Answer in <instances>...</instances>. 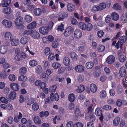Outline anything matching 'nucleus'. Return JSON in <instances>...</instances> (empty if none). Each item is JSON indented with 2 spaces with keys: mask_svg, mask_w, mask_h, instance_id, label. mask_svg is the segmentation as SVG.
Wrapping results in <instances>:
<instances>
[{
  "mask_svg": "<svg viewBox=\"0 0 127 127\" xmlns=\"http://www.w3.org/2000/svg\"><path fill=\"white\" fill-rule=\"evenodd\" d=\"M127 37L125 36H121L119 38V40L116 43V46L117 48L119 49L120 47L121 48L123 45L122 44L124 43L126 41Z\"/></svg>",
  "mask_w": 127,
  "mask_h": 127,
  "instance_id": "f257e3e1",
  "label": "nucleus"
},
{
  "mask_svg": "<svg viewBox=\"0 0 127 127\" xmlns=\"http://www.w3.org/2000/svg\"><path fill=\"white\" fill-rule=\"evenodd\" d=\"M23 19L22 17L19 16L17 17L15 20L14 22L16 26L19 27L21 26L23 27Z\"/></svg>",
  "mask_w": 127,
  "mask_h": 127,
  "instance_id": "f03ea898",
  "label": "nucleus"
},
{
  "mask_svg": "<svg viewBox=\"0 0 127 127\" xmlns=\"http://www.w3.org/2000/svg\"><path fill=\"white\" fill-rule=\"evenodd\" d=\"M16 92L12 91L10 92L9 95H6V97L8 100H13L16 97Z\"/></svg>",
  "mask_w": 127,
  "mask_h": 127,
  "instance_id": "7ed1b4c3",
  "label": "nucleus"
},
{
  "mask_svg": "<svg viewBox=\"0 0 127 127\" xmlns=\"http://www.w3.org/2000/svg\"><path fill=\"white\" fill-rule=\"evenodd\" d=\"M1 23L4 26L8 28H10L12 25V23L11 21L6 19L3 20Z\"/></svg>",
  "mask_w": 127,
  "mask_h": 127,
  "instance_id": "20e7f679",
  "label": "nucleus"
},
{
  "mask_svg": "<svg viewBox=\"0 0 127 127\" xmlns=\"http://www.w3.org/2000/svg\"><path fill=\"white\" fill-rule=\"evenodd\" d=\"M73 28L71 26L68 27L65 29L64 33V35L65 36H67L70 35L73 31Z\"/></svg>",
  "mask_w": 127,
  "mask_h": 127,
  "instance_id": "39448f33",
  "label": "nucleus"
},
{
  "mask_svg": "<svg viewBox=\"0 0 127 127\" xmlns=\"http://www.w3.org/2000/svg\"><path fill=\"white\" fill-rule=\"evenodd\" d=\"M68 14L67 12H61L58 14V20L60 21L63 20L64 18L68 17Z\"/></svg>",
  "mask_w": 127,
  "mask_h": 127,
  "instance_id": "423d86ee",
  "label": "nucleus"
},
{
  "mask_svg": "<svg viewBox=\"0 0 127 127\" xmlns=\"http://www.w3.org/2000/svg\"><path fill=\"white\" fill-rule=\"evenodd\" d=\"M48 29L47 27H42L39 29V31L40 33L42 35L47 34L48 32Z\"/></svg>",
  "mask_w": 127,
  "mask_h": 127,
  "instance_id": "0eeeda50",
  "label": "nucleus"
},
{
  "mask_svg": "<svg viewBox=\"0 0 127 127\" xmlns=\"http://www.w3.org/2000/svg\"><path fill=\"white\" fill-rule=\"evenodd\" d=\"M11 44L13 46H17L19 43V40L13 37L10 40Z\"/></svg>",
  "mask_w": 127,
  "mask_h": 127,
  "instance_id": "6e6552de",
  "label": "nucleus"
},
{
  "mask_svg": "<svg viewBox=\"0 0 127 127\" xmlns=\"http://www.w3.org/2000/svg\"><path fill=\"white\" fill-rule=\"evenodd\" d=\"M10 86L11 88L14 91H17L19 89V85L18 83H12L10 84Z\"/></svg>",
  "mask_w": 127,
  "mask_h": 127,
  "instance_id": "1a4fd4ad",
  "label": "nucleus"
},
{
  "mask_svg": "<svg viewBox=\"0 0 127 127\" xmlns=\"http://www.w3.org/2000/svg\"><path fill=\"white\" fill-rule=\"evenodd\" d=\"M8 50V47L7 46L1 45L0 46V53L2 54H4L6 53Z\"/></svg>",
  "mask_w": 127,
  "mask_h": 127,
  "instance_id": "9d476101",
  "label": "nucleus"
},
{
  "mask_svg": "<svg viewBox=\"0 0 127 127\" xmlns=\"http://www.w3.org/2000/svg\"><path fill=\"white\" fill-rule=\"evenodd\" d=\"M76 71L79 73H82L84 71V66L81 65H78L75 67Z\"/></svg>",
  "mask_w": 127,
  "mask_h": 127,
  "instance_id": "9b49d317",
  "label": "nucleus"
},
{
  "mask_svg": "<svg viewBox=\"0 0 127 127\" xmlns=\"http://www.w3.org/2000/svg\"><path fill=\"white\" fill-rule=\"evenodd\" d=\"M74 35L75 37L77 39L80 38L82 35V32L80 30H75L74 32Z\"/></svg>",
  "mask_w": 127,
  "mask_h": 127,
  "instance_id": "f8f14e48",
  "label": "nucleus"
},
{
  "mask_svg": "<svg viewBox=\"0 0 127 127\" xmlns=\"http://www.w3.org/2000/svg\"><path fill=\"white\" fill-rule=\"evenodd\" d=\"M115 60V57L112 55L109 56L106 59V62L109 64L113 63L114 62Z\"/></svg>",
  "mask_w": 127,
  "mask_h": 127,
  "instance_id": "ddd939ff",
  "label": "nucleus"
},
{
  "mask_svg": "<svg viewBox=\"0 0 127 127\" xmlns=\"http://www.w3.org/2000/svg\"><path fill=\"white\" fill-rule=\"evenodd\" d=\"M31 35L35 39H38L40 37V34L38 32L35 31H34L32 30Z\"/></svg>",
  "mask_w": 127,
  "mask_h": 127,
  "instance_id": "4468645a",
  "label": "nucleus"
},
{
  "mask_svg": "<svg viewBox=\"0 0 127 127\" xmlns=\"http://www.w3.org/2000/svg\"><path fill=\"white\" fill-rule=\"evenodd\" d=\"M50 98L52 101H58L59 99V95L58 94L56 93L55 95L53 93H51L50 95Z\"/></svg>",
  "mask_w": 127,
  "mask_h": 127,
  "instance_id": "2eb2a0df",
  "label": "nucleus"
},
{
  "mask_svg": "<svg viewBox=\"0 0 127 127\" xmlns=\"http://www.w3.org/2000/svg\"><path fill=\"white\" fill-rule=\"evenodd\" d=\"M126 70L124 66L121 67L120 69L119 73L120 76L124 77L125 76L126 73Z\"/></svg>",
  "mask_w": 127,
  "mask_h": 127,
  "instance_id": "dca6fc26",
  "label": "nucleus"
},
{
  "mask_svg": "<svg viewBox=\"0 0 127 127\" xmlns=\"http://www.w3.org/2000/svg\"><path fill=\"white\" fill-rule=\"evenodd\" d=\"M29 38L28 36H23L22 37L20 40L21 43L23 45H25L28 42Z\"/></svg>",
  "mask_w": 127,
  "mask_h": 127,
  "instance_id": "f3484780",
  "label": "nucleus"
},
{
  "mask_svg": "<svg viewBox=\"0 0 127 127\" xmlns=\"http://www.w3.org/2000/svg\"><path fill=\"white\" fill-rule=\"evenodd\" d=\"M75 7V5L72 3H69L67 5V10L70 12L73 11Z\"/></svg>",
  "mask_w": 127,
  "mask_h": 127,
  "instance_id": "a211bd4d",
  "label": "nucleus"
},
{
  "mask_svg": "<svg viewBox=\"0 0 127 127\" xmlns=\"http://www.w3.org/2000/svg\"><path fill=\"white\" fill-rule=\"evenodd\" d=\"M63 62L66 66H68L70 64V60L68 57H65L63 59Z\"/></svg>",
  "mask_w": 127,
  "mask_h": 127,
  "instance_id": "6ab92c4d",
  "label": "nucleus"
},
{
  "mask_svg": "<svg viewBox=\"0 0 127 127\" xmlns=\"http://www.w3.org/2000/svg\"><path fill=\"white\" fill-rule=\"evenodd\" d=\"M13 37L12 34L10 32H7L5 34L4 38L5 40H10Z\"/></svg>",
  "mask_w": 127,
  "mask_h": 127,
  "instance_id": "aec40b11",
  "label": "nucleus"
},
{
  "mask_svg": "<svg viewBox=\"0 0 127 127\" xmlns=\"http://www.w3.org/2000/svg\"><path fill=\"white\" fill-rule=\"evenodd\" d=\"M10 0H4L1 2V5L3 7H7L9 6L11 3Z\"/></svg>",
  "mask_w": 127,
  "mask_h": 127,
  "instance_id": "412c9836",
  "label": "nucleus"
},
{
  "mask_svg": "<svg viewBox=\"0 0 127 127\" xmlns=\"http://www.w3.org/2000/svg\"><path fill=\"white\" fill-rule=\"evenodd\" d=\"M36 26V22L34 21L30 24L27 26L28 29H33L35 28Z\"/></svg>",
  "mask_w": 127,
  "mask_h": 127,
  "instance_id": "4be33fe9",
  "label": "nucleus"
},
{
  "mask_svg": "<svg viewBox=\"0 0 127 127\" xmlns=\"http://www.w3.org/2000/svg\"><path fill=\"white\" fill-rule=\"evenodd\" d=\"M94 65V63L92 62H88L86 64V66L87 68L89 69L92 68Z\"/></svg>",
  "mask_w": 127,
  "mask_h": 127,
  "instance_id": "5701e85b",
  "label": "nucleus"
},
{
  "mask_svg": "<svg viewBox=\"0 0 127 127\" xmlns=\"http://www.w3.org/2000/svg\"><path fill=\"white\" fill-rule=\"evenodd\" d=\"M33 13L35 15L39 16L41 14L42 11L41 9L39 8H36L34 10Z\"/></svg>",
  "mask_w": 127,
  "mask_h": 127,
  "instance_id": "b1692460",
  "label": "nucleus"
},
{
  "mask_svg": "<svg viewBox=\"0 0 127 127\" xmlns=\"http://www.w3.org/2000/svg\"><path fill=\"white\" fill-rule=\"evenodd\" d=\"M112 19L115 21H117L119 18V15L116 12H113L111 14Z\"/></svg>",
  "mask_w": 127,
  "mask_h": 127,
  "instance_id": "393cba45",
  "label": "nucleus"
},
{
  "mask_svg": "<svg viewBox=\"0 0 127 127\" xmlns=\"http://www.w3.org/2000/svg\"><path fill=\"white\" fill-rule=\"evenodd\" d=\"M90 88L91 91L93 93H95L97 90V87L96 85L94 84H91Z\"/></svg>",
  "mask_w": 127,
  "mask_h": 127,
  "instance_id": "a878e982",
  "label": "nucleus"
},
{
  "mask_svg": "<svg viewBox=\"0 0 127 127\" xmlns=\"http://www.w3.org/2000/svg\"><path fill=\"white\" fill-rule=\"evenodd\" d=\"M106 4L104 2L99 4L98 5L99 11H101L105 9L106 7Z\"/></svg>",
  "mask_w": 127,
  "mask_h": 127,
  "instance_id": "bb28decb",
  "label": "nucleus"
},
{
  "mask_svg": "<svg viewBox=\"0 0 127 127\" xmlns=\"http://www.w3.org/2000/svg\"><path fill=\"white\" fill-rule=\"evenodd\" d=\"M102 110L100 108H97L95 112V114L97 116H100L102 114Z\"/></svg>",
  "mask_w": 127,
  "mask_h": 127,
  "instance_id": "cd10ccee",
  "label": "nucleus"
},
{
  "mask_svg": "<svg viewBox=\"0 0 127 127\" xmlns=\"http://www.w3.org/2000/svg\"><path fill=\"white\" fill-rule=\"evenodd\" d=\"M33 120L34 123L36 124L39 125L41 123L40 119L38 116L34 117Z\"/></svg>",
  "mask_w": 127,
  "mask_h": 127,
  "instance_id": "c85d7f7f",
  "label": "nucleus"
},
{
  "mask_svg": "<svg viewBox=\"0 0 127 127\" xmlns=\"http://www.w3.org/2000/svg\"><path fill=\"white\" fill-rule=\"evenodd\" d=\"M85 90L84 86L83 85H81L79 86L78 88L76 90V92L80 93L84 91Z\"/></svg>",
  "mask_w": 127,
  "mask_h": 127,
  "instance_id": "c756f323",
  "label": "nucleus"
},
{
  "mask_svg": "<svg viewBox=\"0 0 127 127\" xmlns=\"http://www.w3.org/2000/svg\"><path fill=\"white\" fill-rule=\"evenodd\" d=\"M32 108L33 111H37L39 108L38 104L37 102H35L32 106Z\"/></svg>",
  "mask_w": 127,
  "mask_h": 127,
  "instance_id": "7c9ffc66",
  "label": "nucleus"
},
{
  "mask_svg": "<svg viewBox=\"0 0 127 127\" xmlns=\"http://www.w3.org/2000/svg\"><path fill=\"white\" fill-rule=\"evenodd\" d=\"M3 12L6 14H10L11 12V10L10 7H6L3 8Z\"/></svg>",
  "mask_w": 127,
  "mask_h": 127,
  "instance_id": "2f4dec72",
  "label": "nucleus"
},
{
  "mask_svg": "<svg viewBox=\"0 0 127 127\" xmlns=\"http://www.w3.org/2000/svg\"><path fill=\"white\" fill-rule=\"evenodd\" d=\"M86 24L84 22H81L79 23L78 26L80 29L85 30L86 29Z\"/></svg>",
  "mask_w": 127,
  "mask_h": 127,
  "instance_id": "473e14b6",
  "label": "nucleus"
},
{
  "mask_svg": "<svg viewBox=\"0 0 127 127\" xmlns=\"http://www.w3.org/2000/svg\"><path fill=\"white\" fill-rule=\"evenodd\" d=\"M29 64L30 66L33 67L37 65V62L36 60H33L30 61Z\"/></svg>",
  "mask_w": 127,
  "mask_h": 127,
  "instance_id": "72a5a7b5",
  "label": "nucleus"
},
{
  "mask_svg": "<svg viewBox=\"0 0 127 127\" xmlns=\"http://www.w3.org/2000/svg\"><path fill=\"white\" fill-rule=\"evenodd\" d=\"M68 100L71 102H73L75 100V96L74 94H70L68 95Z\"/></svg>",
  "mask_w": 127,
  "mask_h": 127,
  "instance_id": "f704fd0d",
  "label": "nucleus"
},
{
  "mask_svg": "<svg viewBox=\"0 0 127 127\" xmlns=\"http://www.w3.org/2000/svg\"><path fill=\"white\" fill-rule=\"evenodd\" d=\"M27 71L26 68L24 67H22L19 70V73L21 75L24 74Z\"/></svg>",
  "mask_w": 127,
  "mask_h": 127,
  "instance_id": "c9c22d12",
  "label": "nucleus"
},
{
  "mask_svg": "<svg viewBox=\"0 0 127 127\" xmlns=\"http://www.w3.org/2000/svg\"><path fill=\"white\" fill-rule=\"evenodd\" d=\"M92 12H93L95 13L98 11H99V10L98 5H94L93 6L91 9Z\"/></svg>",
  "mask_w": 127,
  "mask_h": 127,
  "instance_id": "e433bc0d",
  "label": "nucleus"
},
{
  "mask_svg": "<svg viewBox=\"0 0 127 127\" xmlns=\"http://www.w3.org/2000/svg\"><path fill=\"white\" fill-rule=\"evenodd\" d=\"M25 19L26 22L29 23L32 20V18L31 16L27 15L25 16Z\"/></svg>",
  "mask_w": 127,
  "mask_h": 127,
  "instance_id": "4c0bfd02",
  "label": "nucleus"
},
{
  "mask_svg": "<svg viewBox=\"0 0 127 127\" xmlns=\"http://www.w3.org/2000/svg\"><path fill=\"white\" fill-rule=\"evenodd\" d=\"M86 30L88 31H90L93 29V26L91 23H88L86 25Z\"/></svg>",
  "mask_w": 127,
  "mask_h": 127,
  "instance_id": "58836bf2",
  "label": "nucleus"
},
{
  "mask_svg": "<svg viewBox=\"0 0 127 127\" xmlns=\"http://www.w3.org/2000/svg\"><path fill=\"white\" fill-rule=\"evenodd\" d=\"M35 70L36 72L38 73H40L42 72V68L41 66L38 65L35 68Z\"/></svg>",
  "mask_w": 127,
  "mask_h": 127,
  "instance_id": "ea45409f",
  "label": "nucleus"
},
{
  "mask_svg": "<svg viewBox=\"0 0 127 127\" xmlns=\"http://www.w3.org/2000/svg\"><path fill=\"white\" fill-rule=\"evenodd\" d=\"M120 119L119 117H117L113 120V124L114 126H117L119 123Z\"/></svg>",
  "mask_w": 127,
  "mask_h": 127,
  "instance_id": "a19ab883",
  "label": "nucleus"
},
{
  "mask_svg": "<svg viewBox=\"0 0 127 127\" xmlns=\"http://www.w3.org/2000/svg\"><path fill=\"white\" fill-rule=\"evenodd\" d=\"M32 30H24L23 31V34L24 35H31Z\"/></svg>",
  "mask_w": 127,
  "mask_h": 127,
  "instance_id": "79ce46f5",
  "label": "nucleus"
},
{
  "mask_svg": "<svg viewBox=\"0 0 127 127\" xmlns=\"http://www.w3.org/2000/svg\"><path fill=\"white\" fill-rule=\"evenodd\" d=\"M57 88V86L55 85H53L50 86L49 88V92L51 93L55 92Z\"/></svg>",
  "mask_w": 127,
  "mask_h": 127,
  "instance_id": "37998d69",
  "label": "nucleus"
},
{
  "mask_svg": "<svg viewBox=\"0 0 127 127\" xmlns=\"http://www.w3.org/2000/svg\"><path fill=\"white\" fill-rule=\"evenodd\" d=\"M106 93L104 90L102 91L100 93V96L101 98H104L106 96Z\"/></svg>",
  "mask_w": 127,
  "mask_h": 127,
  "instance_id": "c03bdc74",
  "label": "nucleus"
},
{
  "mask_svg": "<svg viewBox=\"0 0 127 127\" xmlns=\"http://www.w3.org/2000/svg\"><path fill=\"white\" fill-rule=\"evenodd\" d=\"M105 49L104 46L103 45H99L97 47L98 51L100 52L103 51Z\"/></svg>",
  "mask_w": 127,
  "mask_h": 127,
  "instance_id": "a18cd8bd",
  "label": "nucleus"
},
{
  "mask_svg": "<svg viewBox=\"0 0 127 127\" xmlns=\"http://www.w3.org/2000/svg\"><path fill=\"white\" fill-rule=\"evenodd\" d=\"M61 65L58 63H54L52 64V67L55 69H57L61 66Z\"/></svg>",
  "mask_w": 127,
  "mask_h": 127,
  "instance_id": "49530a36",
  "label": "nucleus"
},
{
  "mask_svg": "<svg viewBox=\"0 0 127 127\" xmlns=\"http://www.w3.org/2000/svg\"><path fill=\"white\" fill-rule=\"evenodd\" d=\"M70 56L72 59H76L77 58V55L74 52L71 53L70 54Z\"/></svg>",
  "mask_w": 127,
  "mask_h": 127,
  "instance_id": "de8ad7c7",
  "label": "nucleus"
},
{
  "mask_svg": "<svg viewBox=\"0 0 127 127\" xmlns=\"http://www.w3.org/2000/svg\"><path fill=\"white\" fill-rule=\"evenodd\" d=\"M8 78L10 81L13 82L15 80V76L13 74H11L9 75Z\"/></svg>",
  "mask_w": 127,
  "mask_h": 127,
  "instance_id": "09e8293b",
  "label": "nucleus"
},
{
  "mask_svg": "<svg viewBox=\"0 0 127 127\" xmlns=\"http://www.w3.org/2000/svg\"><path fill=\"white\" fill-rule=\"evenodd\" d=\"M27 79L26 76L23 75H22L20 76L19 78V80L20 81H26Z\"/></svg>",
  "mask_w": 127,
  "mask_h": 127,
  "instance_id": "8fccbe9b",
  "label": "nucleus"
},
{
  "mask_svg": "<svg viewBox=\"0 0 127 127\" xmlns=\"http://www.w3.org/2000/svg\"><path fill=\"white\" fill-rule=\"evenodd\" d=\"M0 101L2 103L5 104H7L8 101L3 96H1L0 98Z\"/></svg>",
  "mask_w": 127,
  "mask_h": 127,
  "instance_id": "3c124183",
  "label": "nucleus"
},
{
  "mask_svg": "<svg viewBox=\"0 0 127 127\" xmlns=\"http://www.w3.org/2000/svg\"><path fill=\"white\" fill-rule=\"evenodd\" d=\"M48 23V21L46 18H42L41 19V25H46Z\"/></svg>",
  "mask_w": 127,
  "mask_h": 127,
  "instance_id": "603ef678",
  "label": "nucleus"
},
{
  "mask_svg": "<svg viewBox=\"0 0 127 127\" xmlns=\"http://www.w3.org/2000/svg\"><path fill=\"white\" fill-rule=\"evenodd\" d=\"M34 101V99L33 98H31L29 99L27 101V104L28 105H31Z\"/></svg>",
  "mask_w": 127,
  "mask_h": 127,
  "instance_id": "864d4df0",
  "label": "nucleus"
},
{
  "mask_svg": "<svg viewBox=\"0 0 127 127\" xmlns=\"http://www.w3.org/2000/svg\"><path fill=\"white\" fill-rule=\"evenodd\" d=\"M74 112L76 116L78 117L80 114L81 111L79 108H77L75 109Z\"/></svg>",
  "mask_w": 127,
  "mask_h": 127,
  "instance_id": "5fc2aeb1",
  "label": "nucleus"
},
{
  "mask_svg": "<svg viewBox=\"0 0 127 127\" xmlns=\"http://www.w3.org/2000/svg\"><path fill=\"white\" fill-rule=\"evenodd\" d=\"M101 74V71H95L94 73V76L95 78L98 77Z\"/></svg>",
  "mask_w": 127,
  "mask_h": 127,
  "instance_id": "6e6d98bb",
  "label": "nucleus"
},
{
  "mask_svg": "<svg viewBox=\"0 0 127 127\" xmlns=\"http://www.w3.org/2000/svg\"><path fill=\"white\" fill-rule=\"evenodd\" d=\"M89 115L90 121H91L92 122H94L95 119V115L93 114H91Z\"/></svg>",
  "mask_w": 127,
  "mask_h": 127,
  "instance_id": "4d7b16f0",
  "label": "nucleus"
},
{
  "mask_svg": "<svg viewBox=\"0 0 127 127\" xmlns=\"http://www.w3.org/2000/svg\"><path fill=\"white\" fill-rule=\"evenodd\" d=\"M119 61L121 62H123L126 60V57L123 55L120 56L119 58Z\"/></svg>",
  "mask_w": 127,
  "mask_h": 127,
  "instance_id": "13d9d810",
  "label": "nucleus"
},
{
  "mask_svg": "<svg viewBox=\"0 0 127 127\" xmlns=\"http://www.w3.org/2000/svg\"><path fill=\"white\" fill-rule=\"evenodd\" d=\"M102 108L105 110L108 111L112 109V107L111 106L107 105H104L102 107Z\"/></svg>",
  "mask_w": 127,
  "mask_h": 127,
  "instance_id": "bf43d9fd",
  "label": "nucleus"
},
{
  "mask_svg": "<svg viewBox=\"0 0 127 127\" xmlns=\"http://www.w3.org/2000/svg\"><path fill=\"white\" fill-rule=\"evenodd\" d=\"M73 127H83V125L80 122H77L74 124Z\"/></svg>",
  "mask_w": 127,
  "mask_h": 127,
  "instance_id": "052dcab7",
  "label": "nucleus"
},
{
  "mask_svg": "<svg viewBox=\"0 0 127 127\" xmlns=\"http://www.w3.org/2000/svg\"><path fill=\"white\" fill-rule=\"evenodd\" d=\"M55 58V57L54 54L53 53H51L49 55L48 59L49 60L51 61L53 60Z\"/></svg>",
  "mask_w": 127,
  "mask_h": 127,
  "instance_id": "680f3d73",
  "label": "nucleus"
},
{
  "mask_svg": "<svg viewBox=\"0 0 127 127\" xmlns=\"http://www.w3.org/2000/svg\"><path fill=\"white\" fill-rule=\"evenodd\" d=\"M2 66L4 69H6L10 67L11 66L9 64L5 63L2 65Z\"/></svg>",
  "mask_w": 127,
  "mask_h": 127,
  "instance_id": "e2e57ef3",
  "label": "nucleus"
},
{
  "mask_svg": "<svg viewBox=\"0 0 127 127\" xmlns=\"http://www.w3.org/2000/svg\"><path fill=\"white\" fill-rule=\"evenodd\" d=\"M122 88L121 85H118L116 88L117 91L118 93H120L122 91Z\"/></svg>",
  "mask_w": 127,
  "mask_h": 127,
  "instance_id": "0e129e2a",
  "label": "nucleus"
},
{
  "mask_svg": "<svg viewBox=\"0 0 127 127\" xmlns=\"http://www.w3.org/2000/svg\"><path fill=\"white\" fill-rule=\"evenodd\" d=\"M44 52L46 55H48L50 53V50L48 47L46 48L44 50Z\"/></svg>",
  "mask_w": 127,
  "mask_h": 127,
  "instance_id": "69168bd1",
  "label": "nucleus"
},
{
  "mask_svg": "<svg viewBox=\"0 0 127 127\" xmlns=\"http://www.w3.org/2000/svg\"><path fill=\"white\" fill-rule=\"evenodd\" d=\"M53 72V70L51 68L48 69L46 70V73L47 75H49Z\"/></svg>",
  "mask_w": 127,
  "mask_h": 127,
  "instance_id": "338daca9",
  "label": "nucleus"
},
{
  "mask_svg": "<svg viewBox=\"0 0 127 127\" xmlns=\"http://www.w3.org/2000/svg\"><path fill=\"white\" fill-rule=\"evenodd\" d=\"M113 8L114 9L117 10H120L121 9L120 6L117 3H116L114 5Z\"/></svg>",
  "mask_w": 127,
  "mask_h": 127,
  "instance_id": "774afa93",
  "label": "nucleus"
}]
</instances>
